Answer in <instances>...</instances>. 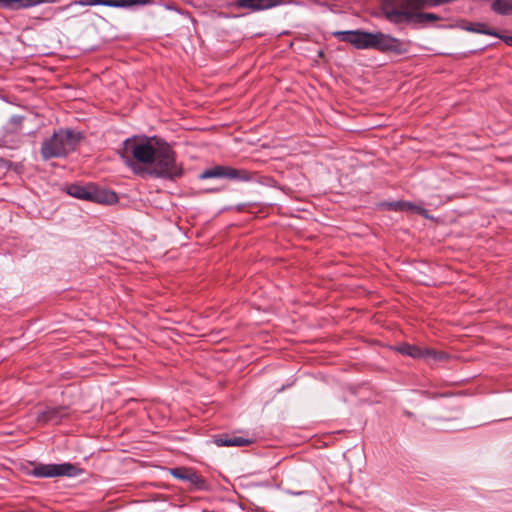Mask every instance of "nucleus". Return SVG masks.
Instances as JSON below:
<instances>
[{"label":"nucleus","instance_id":"f3484780","mask_svg":"<svg viewBox=\"0 0 512 512\" xmlns=\"http://www.w3.org/2000/svg\"><path fill=\"white\" fill-rule=\"evenodd\" d=\"M398 351L401 354L410 356L412 358H421L422 356V347L415 345L402 344L398 347Z\"/></svg>","mask_w":512,"mask_h":512},{"label":"nucleus","instance_id":"ddd939ff","mask_svg":"<svg viewBox=\"0 0 512 512\" xmlns=\"http://www.w3.org/2000/svg\"><path fill=\"white\" fill-rule=\"evenodd\" d=\"M491 9L499 15L512 14V0H493Z\"/></svg>","mask_w":512,"mask_h":512},{"label":"nucleus","instance_id":"4be33fe9","mask_svg":"<svg viewBox=\"0 0 512 512\" xmlns=\"http://www.w3.org/2000/svg\"><path fill=\"white\" fill-rule=\"evenodd\" d=\"M74 4L79 6H91L90 0H76Z\"/></svg>","mask_w":512,"mask_h":512},{"label":"nucleus","instance_id":"1a4fd4ad","mask_svg":"<svg viewBox=\"0 0 512 512\" xmlns=\"http://www.w3.org/2000/svg\"><path fill=\"white\" fill-rule=\"evenodd\" d=\"M68 416V409L64 406L46 407L38 413L37 421L41 424H59L63 418Z\"/></svg>","mask_w":512,"mask_h":512},{"label":"nucleus","instance_id":"4468645a","mask_svg":"<svg viewBox=\"0 0 512 512\" xmlns=\"http://www.w3.org/2000/svg\"><path fill=\"white\" fill-rule=\"evenodd\" d=\"M150 0H110L109 7L113 8H130L133 6H143L149 4Z\"/></svg>","mask_w":512,"mask_h":512},{"label":"nucleus","instance_id":"9d476101","mask_svg":"<svg viewBox=\"0 0 512 512\" xmlns=\"http://www.w3.org/2000/svg\"><path fill=\"white\" fill-rule=\"evenodd\" d=\"M213 442L218 446H247L252 440L236 435H219L214 437Z\"/></svg>","mask_w":512,"mask_h":512},{"label":"nucleus","instance_id":"a211bd4d","mask_svg":"<svg viewBox=\"0 0 512 512\" xmlns=\"http://www.w3.org/2000/svg\"><path fill=\"white\" fill-rule=\"evenodd\" d=\"M43 0H10V10H17L19 8H28L39 5Z\"/></svg>","mask_w":512,"mask_h":512},{"label":"nucleus","instance_id":"6ab92c4d","mask_svg":"<svg viewBox=\"0 0 512 512\" xmlns=\"http://www.w3.org/2000/svg\"><path fill=\"white\" fill-rule=\"evenodd\" d=\"M416 11H419L424 8H432V4L430 0H410Z\"/></svg>","mask_w":512,"mask_h":512},{"label":"nucleus","instance_id":"6e6552de","mask_svg":"<svg viewBox=\"0 0 512 512\" xmlns=\"http://www.w3.org/2000/svg\"><path fill=\"white\" fill-rule=\"evenodd\" d=\"M285 4V0H236L237 8L247 9L251 12L270 10Z\"/></svg>","mask_w":512,"mask_h":512},{"label":"nucleus","instance_id":"f8f14e48","mask_svg":"<svg viewBox=\"0 0 512 512\" xmlns=\"http://www.w3.org/2000/svg\"><path fill=\"white\" fill-rule=\"evenodd\" d=\"M394 209L402 210V211H412L416 212L426 218H428L427 210L422 208L421 206H418L416 204H413L412 202L408 201H400L395 204H391Z\"/></svg>","mask_w":512,"mask_h":512},{"label":"nucleus","instance_id":"b1692460","mask_svg":"<svg viewBox=\"0 0 512 512\" xmlns=\"http://www.w3.org/2000/svg\"><path fill=\"white\" fill-rule=\"evenodd\" d=\"M0 6L9 9L10 8V0H0Z\"/></svg>","mask_w":512,"mask_h":512},{"label":"nucleus","instance_id":"aec40b11","mask_svg":"<svg viewBox=\"0 0 512 512\" xmlns=\"http://www.w3.org/2000/svg\"><path fill=\"white\" fill-rule=\"evenodd\" d=\"M171 474L175 478H178L181 480H190L189 476L187 475V471L185 469H181V468L171 469Z\"/></svg>","mask_w":512,"mask_h":512},{"label":"nucleus","instance_id":"20e7f679","mask_svg":"<svg viewBox=\"0 0 512 512\" xmlns=\"http://www.w3.org/2000/svg\"><path fill=\"white\" fill-rule=\"evenodd\" d=\"M385 18L393 24H413L417 11L410 0H389L382 7Z\"/></svg>","mask_w":512,"mask_h":512},{"label":"nucleus","instance_id":"f03ea898","mask_svg":"<svg viewBox=\"0 0 512 512\" xmlns=\"http://www.w3.org/2000/svg\"><path fill=\"white\" fill-rule=\"evenodd\" d=\"M333 36L342 42L351 44L356 49H375L381 52H401L402 43L399 39L382 32L363 30L335 31Z\"/></svg>","mask_w":512,"mask_h":512},{"label":"nucleus","instance_id":"f257e3e1","mask_svg":"<svg viewBox=\"0 0 512 512\" xmlns=\"http://www.w3.org/2000/svg\"><path fill=\"white\" fill-rule=\"evenodd\" d=\"M122 159L133 167L132 159L146 166L149 175L174 181L183 175V165L177 162L170 145L156 137H133L123 143Z\"/></svg>","mask_w":512,"mask_h":512},{"label":"nucleus","instance_id":"9b49d317","mask_svg":"<svg viewBox=\"0 0 512 512\" xmlns=\"http://www.w3.org/2000/svg\"><path fill=\"white\" fill-rule=\"evenodd\" d=\"M461 29L478 34L490 35V36H499V34L489 28L485 23L475 22V23H463Z\"/></svg>","mask_w":512,"mask_h":512},{"label":"nucleus","instance_id":"7ed1b4c3","mask_svg":"<svg viewBox=\"0 0 512 512\" xmlns=\"http://www.w3.org/2000/svg\"><path fill=\"white\" fill-rule=\"evenodd\" d=\"M80 137L70 129H60L43 141L41 145V156L44 160L61 158L73 151Z\"/></svg>","mask_w":512,"mask_h":512},{"label":"nucleus","instance_id":"423d86ee","mask_svg":"<svg viewBox=\"0 0 512 512\" xmlns=\"http://www.w3.org/2000/svg\"><path fill=\"white\" fill-rule=\"evenodd\" d=\"M66 192L70 196L80 200L93 201L97 203H104L108 201L104 193L91 184H70L66 187Z\"/></svg>","mask_w":512,"mask_h":512},{"label":"nucleus","instance_id":"412c9836","mask_svg":"<svg viewBox=\"0 0 512 512\" xmlns=\"http://www.w3.org/2000/svg\"><path fill=\"white\" fill-rule=\"evenodd\" d=\"M108 2H110V0H90L91 6L102 5V6L109 7V3Z\"/></svg>","mask_w":512,"mask_h":512},{"label":"nucleus","instance_id":"dca6fc26","mask_svg":"<svg viewBox=\"0 0 512 512\" xmlns=\"http://www.w3.org/2000/svg\"><path fill=\"white\" fill-rule=\"evenodd\" d=\"M421 358L432 361H443L448 359V355L442 351H436L430 348H422Z\"/></svg>","mask_w":512,"mask_h":512},{"label":"nucleus","instance_id":"0eeeda50","mask_svg":"<svg viewBox=\"0 0 512 512\" xmlns=\"http://www.w3.org/2000/svg\"><path fill=\"white\" fill-rule=\"evenodd\" d=\"M200 179H209V178H227V179H237L241 181L250 180V175L245 170L234 169L229 166H221L217 165L212 168L204 170L200 175Z\"/></svg>","mask_w":512,"mask_h":512},{"label":"nucleus","instance_id":"5701e85b","mask_svg":"<svg viewBox=\"0 0 512 512\" xmlns=\"http://www.w3.org/2000/svg\"><path fill=\"white\" fill-rule=\"evenodd\" d=\"M497 37L503 39L506 44L512 46V36H502L499 34Z\"/></svg>","mask_w":512,"mask_h":512},{"label":"nucleus","instance_id":"39448f33","mask_svg":"<svg viewBox=\"0 0 512 512\" xmlns=\"http://www.w3.org/2000/svg\"><path fill=\"white\" fill-rule=\"evenodd\" d=\"M82 473V469L71 463L38 464L33 467L30 474L38 478L76 477Z\"/></svg>","mask_w":512,"mask_h":512},{"label":"nucleus","instance_id":"2eb2a0df","mask_svg":"<svg viewBox=\"0 0 512 512\" xmlns=\"http://www.w3.org/2000/svg\"><path fill=\"white\" fill-rule=\"evenodd\" d=\"M438 20H441V17L435 13L417 11V13L415 14L413 24L426 25L427 23H431Z\"/></svg>","mask_w":512,"mask_h":512}]
</instances>
